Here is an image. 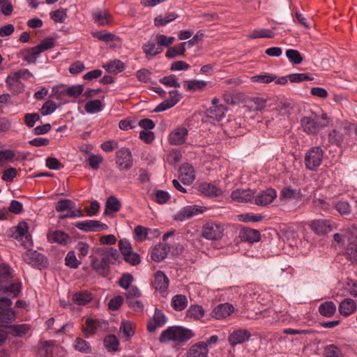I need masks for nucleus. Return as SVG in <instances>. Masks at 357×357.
Returning a JSON list of instances; mask_svg holds the SVG:
<instances>
[{
  "instance_id": "nucleus-1",
  "label": "nucleus",
  "mask_w": 357,
  "mask_h": 357,
  "mask_svg": "<svg viewBox=\"0 0 357 357\" xmlns=\"http://www.w3.org/2000/svg\"><path fill=\"white\" fill-rule=\"evenodd\" d=\"M331 121V118L326 113L320 115L312 114L310 116L303 117L301 125L305 132L308 135H315L322 128L327 127Z\"/></svg>"
},
{
  "instance_id": "nucleus-2",
  "label": "nucleus",
  "mask_w": 357,
  "mask_h": 357,
  "mask_svg": "<svg viewBox=\"0 0 357 357\" xmlns=\"http://www.w3.org/2000/svg\"><path fill=\"white\" fill-rule=\"evenodd\" d=\"M194 334L191 330L181 326H170L162 331L159 341L167 342L169 341L183 342L193 337Z\"/></svg>"
},
{
  "instance_id": "nucleus-3",
  "label": "nucleus",
  "mask_w": 357,
  "mask_h": 357,
  "mask_svg": "<svg viewBox=\"0 0 357 357\" xmlns=\"http://www.w3.org/2000/svg\"><path fill=\"white\" fill-rule=\"evenodd\" d=\"M267 101L261 97H251L246 99L245 105V118L254 119L259 112H261L266 106Z\"/></svg>"
},
{
  "instance_id": "nucleus-4",
  "label": "nucleus",
  "mask_w": 357,
  "mask_h": 357,
  "mask_svg": "<svg viewBox=\"0 0 357 357\" xmlns=\"http://www.w3.org/2000/svg\"><path fill=\"white\" fill-rule=\"evenodd\" d=\"M10 298H0V326L7 327L15 319V312L11 309Z\"/></svg>"
},
{
  "instance_id": "nucleus-5",
  "label": "nucleus",
  "mask_w": 357,
  "mask_h": 357,
  "mask_svg": "<svg viewBox=\"0 0 357 357\" xmlns=\"http://www.w3.org/2000/svg\"><path fill=\"white\" fill-rule=\"evenodd\" d=\"M324 151L319 146L310 148L305 153V164L309 170L314 171L321 164Z\"/></svg>"
},
{
  "instance_id": "nucleus-6",
  "label": "nucleus",
  "mask_w": 357,
  "mask_h": 357,
  "mask_svg": "<svg viewBox=\"0 0 357 357\" xmlns=\"http://www.w3.org/2000/svg\"><path fill=\"white\" fill-rule=\"evenodd\" d=\"M23 260L31 266L42 269L47 266V259L36 250H29L22 255Z\"/></svg>"
},
{
  "instance_id": "nucleus-7",
  "label": "nucleus",
  "mask_w": 357,
  "mask_h": 357,
  "mask_svg": "<svg viewBox=\"0 0 357 357\" xmlns=\"http://www.w3.org/2000/svg\"><path fill=\"white\" fill-rule=\"evenodd\" d=\"M223 226L215 222H209L202 228V236L206 239L216 241L220 239L224 234Z\"/></svg>"
},
{
  "instance_id": "nucleus-8",
  "label": "nucleus",
  "mask_w": 357,
  "mask_h": 357,
  "mask_svg": "<svg viewBox=\"0 0 357 357\" xmlns=\"http://www.w3.org/2000/svg\"><path fill=\"white\" fill-rule=\"evenodd\" d=\"M116 164L121 170L130 169L133 165V159L130 150L123 147L116 153Z\"/></svg>"
},
{
  "instance_id": "nucleus-9",
  "label": "nucleus",
  "mask_w": 357,
  "mask_h": 357,
  "mask_svg": "<svg viewBox=\"0 0 357 357\" xmlns=\"http://www.w3.org/2000/svg\"><path fill=\"white\" fill-rule=\"evenodd\" d=\"M91 266L92 269L99 275L107 277L110 272L109 259L108 257H102L98 259L96 257H91Z\"/></svg>"
},
{
  "instance_id": "nucleus-10",
  "label": "nucleus",
  "mask_w": 357,
  "mask_h": 357,
  "mask_svg": "<svg viewBox=\"0 0 357 357\" xmlns=\"http://www.w3.org/2000/svg\"><path fill=\"white\" fill-rule=\"evenodd\" d=\"M63 87V85H61L53 88L52 93L57 99L61 98L62 94H67L70 97L77 98L84 91V86L81 84L72 86L67 89Z\"/></svg>"
},
{
  "instance_id": "nucleus-11",
  "label": "nucleus",
  "mask_w": 357,
  "mask_h": 357,
  "mask_svg": "<svg viewBox=\"0 0 357 357\" xmlns=\"http://www.w3.org/2000/svg\"><path fill=\"white\" fill-rule=\"evenodd\" d=\"M75 226L85 232L105 231L108 229L106 224L92 220L77 222Z\"/></svg>"
},
{
  "instance_id": "nucleus-12",
  "label": "nucleus",
  "mask_w": 357,
  "mask_h": 357,
  "mask_svg": "<svg viewBox=\"0 0 357 357\" xmlns=\"http://www.w3.org/2000/svg\"><path fill=\"white\" fill-rule=\"evenodd\" d=\"M206 207H198L197 206H188L183 208L174 216V219L178 221H184L191 217L203 213L206 211Z\"/></svg>"
},
{
  "instance_id": "nucleus-13",
  "label": "nucleus",
  "mask_w": 357,
  "mask_h": 357,
  "mask_svg": "<svg viewBox=\"0 0 357 357\" xmlns=\"http://www.w3.org/2000/svg\"><path fill=\"white\" fill-rule=\"evenodd\" d=\"M277 194L275 190L268 188L255 197V204L261 206H267L273 202Z\"/></svg>"
},
{
  "instance_id": "nucleus-14",
  "label": "nucleus",
  "mask_w": 357,
  "mask_h": 357,
  "mask_svg": "<svg viewBox=\"0 0 357 357\" xmlns=\"http://www.w3.org/2000/svg\"><path fill=\"white\" fill-rule=\"evenodd\" d=\"M86 326L82 328L86 337L95 334L99 328L106 327L107 322L105 321H96L91 318H87L85 321Z\"/></svg>"
},
{
  "instance_id": "nucleus-15",
  "label": "nucleus",
  "mask_w": 357,
  "mask_h": 357,
  "mask_svg": "<svg viewBox=\"0 0 357 357\" xmlns=\"http://www.w3.org/2000/svg\"><path fill=\"white\" fill-rule=\"evenodd\" d=\"M238 237L242 241L253 243L255 242L259 241L261 239V234L257 229L249 227H243L239 231Z\"/></svg>"
},
{
  "instance_id": "nucleus-16",
  "label": "nucleus",
  "mask_w": 357,
  "mask_h": 357,
  "mask_svg": "<svg viewBox=\"0 0 357 357\" xmlns=\"http://www.w3.org/2000/svg\"><path fill=\"white\" fill-rule=\"evenodd\" d=\"M251 333L246 329H238L234 331L228 337V341L231 346L242 344L248 340Z\"/></svg>"
},
{
  "instance_id": "nucleus-17",
  "label": "nucleus",
  "mask_w": 357,
  "mask_h": 357,
  "mask_svg": "<svg viewBox=\"0 0 357 357\" xmlns=\"http://www.w3.org/2000/svg\"><path fill=\"white\" fill-rule=\"evenodd\" d=\"M179 178L183 183L189 185L193 182L195 178V171L190 164H183L179 168Z\"/></svg>"
},
{
  "instance_id": "nucleus-18",
  "label": "nucleus",
  "mask_w": 357,
  "mask_h": 357,
  "mask_svg": "<svg viewBox=\"0 0 357 357\" xmlns=\"http://www.w3.org/2000/svg\"><path fill=\"white\" fill-rule=\"evenodd\" d=\"M169 250L170 247L167 243H158L151 251V259L154 261L160 262L166 258Z\"/></svg>"
},
{
  "instance_id": "nucleus-19",
  "label": "nucleus",
  "mask_w": 357,
  "mask_h": 357,
  "mask_svg": "<svg viewBox=\"0 0 357 357\" xmlns=\"http://www.w3.org/2000/svg\"><path fill=\"white\" fill-rule=\"evenodd\" d=\"M8 89L13 93H20L24 91V84L15 73L9 75L6 79Z\"/></svg>"
},
{
  "instance_id": "nucleus-20",
  "label": "nucleus",
  "mask_w": 357,
  "mask_h": 357,
  "mask_svg": "<svg viewBox=\"0 0 357 357\" xmlns=\"http://www.w3.org/2000/svg\"><path fill=\"white\" fill-rule=\"evenodd\" d=\"M188 130L184 127L174 129L169 135V142L171 144L180 145L185 142Z\"/></svg>"
},
{
  "instance_id": "nucleus-21",
  "label": "nucleus",
  "mask_w": 357,
  "mask_h": 357,
  "mask_svg": "<svg viewBox=\"0 0 357 357\" xmlns=\"http://www.w3.org/2000/svg\"><path fill=\"white\" fill-rule=\"evenodd\" d=\"M310 228L318 235L325 234L331 231L330 222L327 220H315L311 222Z\"/></svg>"
},
{
  "instance_id": "nucleus-22",
  "label": "nucleus",
  "mask_w": 357,
  "mask_h": 357,
  "mask_svg": "<svg viewBox=\"0 0 357 357\" xmlns=\"http://www.w3.org/2000/svg\"><path fill=\"white\" fill-rule=\"evenodd\" d=\"M233 311L234 307L232 305L227 303L220 304L213 309L212 317L217 319H225L229 316Z\"/></svg>"
},
{
  "instance_id": "nucleus-23",
  "label": "nucleus",
  "mask_w": 357,
  "mask_h": 357,
  "mask_svg": "<svg viewBox=\"0 0 357 357\" xmlns=\"http://www.w3.org/2000/svg\"><path fill=\"white\" fill-rule=\"evenodd\" d=\"M207 344L203 342L193 344L187 352V357H206L208 354Z\"/></svg>"
},
{
  "instance_id": "nucleus-24",
  "label": "nucleus",
  "mask_w": 357,
  "mask_h": 357,
  "mask_svg": "<svg viewBox=\"0 0 357 357\" xmlns=\"http://www.w3.org/2000/svg\"><path fill=\"white\" fill-rule=\"evenodd\" d=\"M231 197L239 202H248L253 199L254 192L250 189H238L231 192Z\"/></svg>"
},
{
  "instance_id": "nucleus-25",
  "label": "nucleus",
  "mask_w": 357,
  "mask_h": 357,
  "mask_svg": "<svg viewBox=\"0 0 357 357\" xmlns=\"http://www.w3.org/2000/svg\"><path fill=\"white\" fill-rule=\"evenodd\" d=\"M47 238L51 242L57 243L61 245H66L70 241V236L66 233L60 230L49 231Z\"/></svg>"
},
{
  "instance_id": "nucleus-26",
  "label": "nucleus",
  "mask_w": 357,
  "mask_h": 357,
  "mask_svg": "<svg viewBox=\"0 0 357 357\" xmlns=\"http://www.w3.org/2000/svg\"><path fill=\"white\" fill-rule=\"evenodd\" d=\"M169 286V279L166 275L161 271H158L155 273L153 287L156 290L160 291H165Z\"/></svg>"
},
{
  "instance_id": "nucleus-27",
  "label": "nucleus",
  "mask_w": 357,
  "mask_h": 357,
  "mask_svg": "<svg viewBox=\"0 0 357 357\" xmlns=\"http://www.w3.org/2000/svg\"><path fill=\"white\" fill-rule=\"evenodd\" d=\"M338 309L342 315L347 317L356 311V304L353 299L345 298L340 302Z\"/></svg>"
},
{
  "instance_id": "nucleus-28",
  "label": "nucleus",
  "mask_w": 357,
  "mask_h": 357,
  "mask_svg": "<svg viewBox=\"0 0 357 357\" xmlns=\"http://www.w3.org/2000/svg\"><path fill=\"white\" fill-rule=\"evenodd\" d=\"M40 53L36 47L31 48L22 49L18 53V56L22 58L28 63H33L36 61Z\"/></svg>"
},
{
  "instance_id": "nucleus-29",
  "label": "nucleus",
  "mask_w": 357,
  "mask_h": 357,
  "mask_svg": "<svg viewBox=\"0 0 357 357\" xmlns=\"http://www.w3.org/2000/svg\"><path fill=\"white\" fill-rule=\"evenodd\" d=\"M121 207L120 201L114 196H109L105 203L104 215H109L111 213H116Z\"/></svg>"
},
{
  "instance_id": "nucleus-30",
  "label": "nucleus",
  "mask_w": 357,
  "mask_h": 357,
  "mask_svg": "<svg viewBox=\"0 0 357 357\" xmlns=\"http://www.w3.org/2000/svg\"><path fill=\"white\" fill-rule=\"evenodd\" d=\"M198 190L202 194L208 197H218L222 194V190L220 188L208 183H201Z\"/></svg>"
},
{
  "instance_id": "nucleus-31",
  "label": "nucleus",
  "mask_w": 357,
  "mask_h": 357,
  "mask_svg": "<svg viewBox=\"0 0 357 357\" xmlns=\"http://www.w3.org/2000/svg\"><path fill=\"white\" fill-rule=\"evenodd\" d=\"M6 328H10V333L15 337H22L26 335L31 330V326L29 324H23L19 325H10Z\"/></svg>"
},
{
  "instance_id": "nucleus-32",
  "label": "nucleus",
  "mask_w": 357,
  "mask_h": 357,
  "mask_svg": "<svg viewBox=\"0 0 357 357\" xmlns=\"http://www.w3.org/2000/svg\"><path fill=\"white\" fill-rule=\"evenodd\" d=\"M92 15L94 21L102 26L109 24L112 20V15L107 10L95 12Z\"/></svg>"
},
{
  "instance_id": "nucleus-33",
  "label": "nucleus",
  "mask_w": 357,
  "mask_h": 357,
  "mask_svg": "<svg viewBox=\"0 0 357 357\" xmlns=\"http://www.w3.org/2000/svg\"><path fill=\"white\" fill-rule=\"evenodd\" d=\"M154 324H149L147 328L149 332L155 331L157 327H160L166 323V317L161 311L156 310L153 316Z\"/></svg>"
},
{
  "instance_id": "nucleus-34",
  "label": "nucleus",
  "mask_w": 357,
  "mask_h": 357,
  "mask_svg": "<svg viewBox=\"0 0 357 357\" xmlns=\"http://www.w3.org/2000/svg\"><path fill=\"white\" fill-rule=\"evenodd\" d=\"M319 313L326 317H331L336 312V306L332 301H326L319 307Z\"/></svg>"
},
{
  "instance_id": "nucleus-35",
  "label": "nucleus",
  "mask_w": 357,
  "mask_h": 357,
  "mask_svg": "<svg viewBox=\"0 0 357 357\" xmlns=\"http://www.w3.org/2000/svg\"><path fill=\"white\" fill-rule=\"evenodd\" d=\"M171 304L175 310L181 311L187 307L188 299L184 295L177 294L172 298Z\"/></svg>"
},
{
  "instance_id": "nucleus-36",
  "label": "nucleus",
  "mask_w": 357,
  "mask_h": 357,
  "mask_svg": "<svg viewBox=\"0 0 357 357\" xmlns=\"http://www.w3.org/2000/svg\"><path fill=\"white\" fill-rule=\"evenodd\" d=\"M204 314V310L201 305H191L186 311V317L194 319L199 320L203 317Z\"/></svg>"
},
{
  "instance_id": "nucleus-37",
  "label": "nucleus",
  "mask_w": 357,
  "mask_h": 357,
  "mask_svg": "<svg viewBox=\"0 0 357 357\" xmlns=\"http://www.w3.org/2000/svg\"><path fill=\"white\" fill-rule=\"evenodd\" d=\"M184 87L186 90L190 91H196L199 90L204 89L206 85L207 82L203 80H197V79H192V80H187L185 81Z\"/></svg>"
},
{
  "instance_id": "nucleus-38",
  "label": "nucleus",
  "mask_w": 357,
  "mask_h": 357,
  "mask_svg": "<svg viewBox=\"0 0 357 357\" xmlns=\"http://www.w3.org/2000/svg\"><path fill=\"white\" fill-rule=\"evenodd\" d=\"M275 36V33L270 29H255L248 35V38L250 39H256L259 38H273Z\"/></svg>"
},
{
  "instance_id": "nucleus-39",
  "label": "nucleus",
  "mask_w": 357,
  "mask_h": 357,
  "mask_svg": "<svg viewBox=\"0 0 357 357\" xmlns=\"http://www.w3.org/2000/svg\"><path fill=\"white\" fill-rule=\"evenodd\" d=\"M281 197L285 199H301L302 194L300 190L293 189L291 186L284 188L280 192Z\"/></svg>"
},
{
  "instance_id": "nucleus-40",
  "label": "nucleus",
  "mask_w": 357,
  "mask_h": 357,
  "mask_svg": "<svg viewBox=\"0 0 357 357\" xmlns=\"http://www.w3.org/2000/svg\"><path fill=\"white\" fill-rule=\"evenodd\" d=\"M178 17L176 13H170L165 15V16L158 15L154 20V24L156 26H165L167 24L174 21Z\"/></svg>"
},
{
  "instance_id": "nucleus-41",
  "label": "nucleus",
  "mask_w": 357,
  "mask_h": 357,
  "mask_svg": "<svg viewBox=\"0 0 357 357\" xmlns=\"http://www.w3.org/2000/svg\"><path fill=\"white\" fill-rule=\"evenodd\" d=\"M73 300L77 305H84L92 300V296L87 291H80L73 295Z\"/></svg>"
},
{
  "instance_id": "nucleus-42",
  "label": "nucleus",
  "mask_w": 357,
  "mask_h": 357,
  "mask_svg": "<svg viewBox=\"0 0 357 357\" xmlns=\"http://www.w3.org/2000/svg\"><path fill=\"white\" fill-rule=\"evenodd\" d=\"M186 43H181L177 47H169L166 52L165 56L167 58L173 59L178 56H184L185 52Z\"/></svg>"
},
{
  "instance_id": "nucleus-43",
  "label": "nucleus",
  "mask_w": 357,
  "mask_h": 357,
  "mask_svg": "<svg viewBox=\"0 0 357 357\" xmlns=\"http://www.w3.org/2000/svg\"><path fill=\"white\" fill-rule=\"evenodd\" d=\"M226 108L224 105H220V106H215L210 107L208 110L209 116L214 120H221L225 114Z\"/></svg>"
},
{
  "instance_id": "nucleus-44",
  "label": "nucleus",
  "mask_w": 357,
  "mask_h": 357,
  "mask_svg": "<svg viewBox=\"0 0 357 357\" xmlns=\"http://www.w3.org/2000/svg\"><path fill=\"white\" fill-rule=\"evenodd\" d=\"M104 345L109 351H116L119 345V340L114 335H109L105 337Z\"/></svg>"
},
{
  "instance_id": "nucleus-45",
  "label": "nucleus",
  "mask_w": 357,
  "mask_h": 357,
  "mask_svg": "<svg viewBox=\"0 0 357 357\" xmlns=\"http://www.w3.org/2000/svg\"><path fill=\"white\" fill-rule=\"evenodd\" d=\"M104 67L108 72L115 74L122 72L125 68L124 63L120 60H114Z\"/></svg>"
},
{
  "instance_id": "nucleus-46",
  "label": "nucleus",
  "mask_w": 357,
  "mask_h": 357,
  "mask_svg": "<svg viewBox=\"0 0 357 357\" xmlns=\"http://www.w3.org/2000/svg\"><path fill=\"white\" fill-rule=\"evenodd\" d=\"M55 45V40L54 38L48 37L43 39L40 44L35 46L40 54L46 50L52 49Z\"/></svg>"
},
{
  "instance_id": "nucleus-47",
  "label": "nucleus",
  "mask_w": 357,
  "mask_h": 357,
  "mask_svg": "<svg viewBox=\"0 0 357 357\" xmlns=\"http://www.w3.org/2000/svg\"><path fill=\"white\" fill-rule=\"evenodd\" d=\"M244 97L243 93L241 92H237L236 93H231L229 91H225L223 93V99L229 105H234L237 103L238 100L242 99Z\"/></svg>"
},
{
  "instance_id": "nucleus-48",
  "label": "nucleus",
  "mask_w": 357,
  "mask_h": 357,
  "mask_svg": "<svg viewBox=\"0 0 357 357\" xmlns=\"http://www.w3.org/2000/svg\"><path fill=\"white\" fill-rule=\"evenodd\" d=\"M84 109L89 114L98 112L102 110V102L98 99L88 101L84 105Z\"/></svg>"
},
{
  "instance_id": "nucleus-49",
  "label": "nucleus",
  "mask_w": 357,
  "mask_h": 357,
  "mask_svg": "<svg viewBox=\"0 0 357 357\" xmlns=\"http://www.w3.org/2000/svg\"><path fill=\"white\" fill-rule=\"evenodd\" d=\"M286 56L289 60L290 62H291L294 64H300L303 62V58L301 56V53L296 50L293 49H289L286 51Z\"/></svg>"
},
{
  "instance_id": "nucleus-50",
  "label": "nucleus",
  "mask_w": 357,
  "mask_h": 357,
  "mask_svg": "<svg viewBox=\"0 0 357 357\" xmlns=\"http://www.w3.org/2000/svg\"><path fill=\"white\" fill-rule=\"evenodd\" d=\"M143 51L146 56L150 55L154 56L162 52V47H155V45L153 42H147L143 46Z\"/></svg>"
},
{
  "instance_id": "nucleus-51",
  "label": "nucleus",
  "mask_w": 357,
  "mask_h": 357,
  "mask_svg": "<svg viewBox=\"0 0 357 357\" xmlns=\"http://www.w3.org/2000/svg\"><path fill=\"white\" fill-rule=\"evenodd\" d=\"M75 349L85 354H89L91 352V347L89 343L80 337L76 338Z\"/></svg>"
},
{
  "instance_id": "nucleus-52",
  "label": "nucleus",
  "mask_w": 357,
  "mask_h": 357,
  "mask_svg": "<svg viewBox=\"0 0 357 357\" xmlns=\"http://www.w3.org/2000/svg\"><path fill=\"white\" fill-rule=\"evenodd\" d=\"M344 139L343 134L340 132L333 130L329 134H328V140L330 143L335 144L337 146H341L342 142Z\"/></svg>"
},
{
  "instance_id": "nucleus-53",
  "label": "nucleus",
  "mask_w": 357,
  "mask_h": 357,
  "mask_svg": "<svg viewBox=\"0 0 357 357\" xmlns=\"http://www.w3.org/2000/svg\"><path fill=\"white\" fill-rule=\"evenodd\" d=\"M160 82L167 86L179 88L181 86L180 83L178 82V79L174 75H170L161 78Z\"/></svg>"
},
{
  "instance_id": "nucleus-54",
  "label": "nucleus",
  "mask_w": 357,
  "mask_h": 357,
  "mask_svg": "<svg viewBox=\"0 0 357 357\" xmlns=\"http://www.w3.org/2000/svg\"><path fill=\"white\" fill-rule=\"evenodd\" d=\"M148 228L137 225L134 229L135 238L139 242L145 241L148 235Z\"/></svg>"
},
{
  "instance_id": "nucleus-55",
  "label": "nucleus",
  "mask_w": 357,
  "mask_h": 357,
  "mask_svg": "<svg viewBox=\"0 0 357 357\" xmlns=\"http://www.w3.org/2000/svg\"><path fill=\"white\" fill-rule=\"evenodd\" d=\"M289 80L292 83H298L303 81H312L313 77L306 73H294L288 75Z\"/></svg>"
},
{
  "instance_id": "nucleus-56",
  "label": "nucleus",
  "mask_w": 357,
  "mask_h": 357,
  "mask_svg": "<svg viewBox=\"0 0 357 357\" xmlns=\"http://www.w3.org/2000/svg\"><path fill=\"white\" fill-rule=\"evenodd\" d=\"M276 79V76L271 75V74H263V75H255L251 77V80L253 82H260V83H265L268 84L272 82Z\"/></svg>"
},
{
  "instance_id": "nucleus-57",
  "label": "nucleus",
  "mask_w": 357,
  "mask_h": 357,
  "mask_svg": "<svg viewBox=\"0 0 357 357\" xmlns=\"http://www.w3.org/2000/svg\"><path fill=\"white\" fill-rule=\"evenodd\" d=\"M56 109V105L52 100L46 101L40 109L43 116H47L53 113Z\"/></svg>"
},
{
  "instance_id": "nucleus-58",
  "label": "nucleus",
  "mask_w": 357,
  "mask_h": 357,
  "mask_svg": "<svg viewBox=\"0 0 357 357\" xmlns=\"http://www.w3.org/2000/svg\"><path fill=\"white\" fill-rule=\"evenodd\" d=\"M92 35L98 40L105 42L113 41L116 38H118L114 34L105 31L93 32Z\"/></svg>"
},
{
  "instance_id": "nucleus-59",
  "label": "nucleus",
  "mask_w": 357,
  "mask_h": 357,
  "mask_svg": "<svg viewBox=\"0 0 357 357\" xmlns=\"http://www.w3.org/2000/svg\"><path fill=\"white\" fill-rule=\"evenodd\" d=\"M120 331L127 339H129L134 335L132 323L127 321H122L120 326Z\"/></svg>"
},
{
  "instance_id": "nucleus-60",
  "label": "nucleus",
  "mask_w": 357,
  "mask_h": 357,
  "mask_svg": "<svg viewBox=\"0 0 357 357\" xmlns=\"http://www.w3.org/2000/svg\"><path fill=\"white\" fill-rule=\"evenodd\" d=\"M66 265L73 268H76L80 264V262L77 259L75 252L70 251L68 252L65 258Z\"/></svg>"
},
{
  "instance_id": "nucleus-61",
  "label": "nucleus",
  "mask_w": 357,
  "mask_h": 357,
  "mask_svg": "<svg viewBox=\"0 0 357 357\" xmlns=\"http://www.w3.org/2000/svg\"><path fill=\"white\" fill-rule=\"evenodd\" d=\"M73 202L70 199H61L56 203L55 209L57 212H62L66 210H70L73 208Z\"/></svg>"
},
{
  "instance_id": "nucleus-62",
  "label": "nucleus",
  "mask_w": 357,
  "mask_h": 357,
  "mask_svg": "<svg viewBox=\"0 0 357 357\" xmlns=\"http://www.w3.org/2000/svg\"><path fill=\"white\" fill-rule=\"evenodd\" d=\"M124 260L132 266H136L140 264L141 259L139 255L133 251L123 256Z\"/></svg>"
},
{
  "instance_id": "nucleus-63",
  "label": "nucleus",
  "mask_w": 357,
  "mask_h": 357,
  "mask_svg": "<svg viewBox=\"0 0 357 357\" xmlns=\"http://www.w3.org/2000/svg\"><path fill=\"white\" fill-rule=\"evenodd\" d=\"M52 19L56 22L62 23L67 17L66 9H58L50 13Z\"/></svg>"
},
{
  "instance_id": "nucleus-64",
  "label": "nucleus",
  "mask_w": 357,
  "mask_h": 357,
  "mask_svg": "<svg viewBox=\"0 0 357 357\" xmlns=\"http://www.w3.org/2000/svg\"><path fill=\"white\" fill-rule=\"evenodd\" d=\"M325 352V357H342L340 349L334 344L326 346Z\"/></svg>"
}]
</instances>
